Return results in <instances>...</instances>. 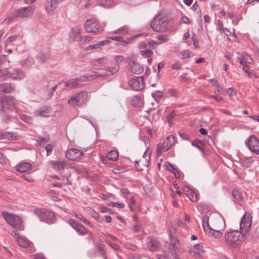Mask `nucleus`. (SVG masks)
I'll use <instances>...</instances> for the list:
<instances>
[{
  "label": "nucleus",
  "instance_id": "17",
  "mask_svg": "<svg viewBox=\"0 0 259 259\" xmlns=\"http://www.w3.org/2000/svg\"><path fill=\"white\" fill-rule=\"evenodd\" d=\"M211 226L212 229L224 230L225 228V221L221 216L213 218L211 220Z\"/></svg>",
  "mask_w": 259,
  "mask_h": 259
},
{
  "label": "nucleus",
  "instance_id": "28",
  "mask_svg": "<svg viewBox=\"0 0 259 259\" xmlns=\"http://www.w3.org/2000/svg\"><path fill=\"white\" fill-rule=\"evenodd\" d=\"M175 256V251L167 249L165 247L163 248V254H157V259H167L170 256Z\"/></svg>",
  "mask_w": 259,
  "mask_h": 259
},
{
  "label": "nucleus",
  "instance_id": "13",
  "mask_svg": "<svg viewBox=\"0 0 259 259\" xmlns=\"http://www.w3.org/2000/svg\"><path fill=\"white\" fill-rule=\"evenodd\" d=\"M128 65L130 66L131 71L134 74H140L144 71L143 67L137 63L134 58H130L128 61Z\"/></svg>",
  "mask_w": 259,
  "mask_h": 259
},
{
  "label": "nucleus",
  "instance_id": "58",
  "mask_svg": "<svg viewBox=\"0 0 259 259\" xmlns=\"http://www.w3.org/2000/svg\"><path fill=\"white\" fill-rule=\"evenodd\" d=\"M152 96L154 99H155L156 98H160L162 97L163 93L162 92H161L160 91H157L155 92V93L152 94Z\"/></svg>",
  "mask_w": 259,
  "mask_h": 259
},
{
  "label": "nucleus",
  "instance_id": "6",
  "mask_svg": "<svg viewBox=\"0 0 259 259\" xmlns=\"http://www.w3.org/2000/svg\"><path fill=\"white\" fill-rule=\"evenodd\" d=\"M87 97V93L82 91L75 94L68 100V104L73 107H80L85 102Z\"/></svg>",
  "mask_w": 259,
  "mask_h": 259
},
{
  "label": "nucleus",
  "instance_id": "22",
  "mask_svg": "<svg viewBox=\"0 0 259 259\" xmlns=\"http://www.w3.org/2000/svg\"><path fill=\"white\" fill-rule=\"evenodd\" d=\"M52 167L56 170H63L69 167V164L64 161H51L50 162Z\"/></svg>",
  "mask_w": 259,
  "mask_h": 259
},
{
  "label": "nucleus",
  "instance_id": "9",
  "mask_svg": "<svg viewBox=\"0 0 259 259\" xmlns=\"http://www.w3.org/2000/svg\"><path fill=\"white\" fill-rule=\"evenodd\" d=\"M251 216L250 213L248 212H245L240 224V229L243 232L245 233L248 232L250 230L251 224Z\"/></svg>",
  "mask_w": 259,
  "mask_h": 259
},
{
  "label": "nucleus",
  "instance_id": "1",
  "mask_svg": "<svg viewBox=\"0 0 259 259\" xmlns=\"http://www.w3.org/2000/svg\"><path fill=\"white\" fill-rule=\"evenodd\" d=\"M246 238L245 233L237 230L228 231L225 235L226 243L232 247L241 244Z\"/></svg>",
  "mask_w": 259,
  "mask_h": 259
},
{
  "label": "nucleus",
  "instance_id": "23",
  "mask_svg": "<svg viewBox=\"0 0 259 259\" xmlns=\"http://www.w3.org/2000/svg\"><path fill=\"white\" fill-rule=\"evenodd\" d=\"M32 14V9L31 7L22 8L17 10V17H29Z\"/></svg>",
  "mask_w": 259,
  "mask_h": 259
},
{
  "label": "nucleus",
  "instance_id": "60",
  "mask_svg": "<svg viewBox=\"0 0 259 259\" xmlns=\"http://www.w3.org/2000/svg\"><path fill=\"white\" fill-rule=\"evenodd\" d=\"M167 93L170 96L174 97L177 96L178 94V90L174 89H169Z\"/></svg>",
  "mask_w": 259,
  "mask_h": 259
},
{
  "label": "nucleus",
  "instance_id": "56",
  "mask_svg": "<svg viewBox=\"0 0 259 259\" xmlns=\"http://www.w3.org/2000/svg\"><path fill=\"white\" fill-rule=\"evenodd\" d=\"M189 253H190L192 256H193L194 257L196 258H199L200 256L199 252H198L195 250L194 249H190V250H189Z\"/></svg>",
  "mask_w": 259,
  "mask_h": 259
},
{
  "label": "nucleus",
  "instance_id": "54",
  "mask_svg": "<svg viewBox=\"0 0 259 259\" xmlns=\"http://www.w3.org/2000/svg\"><path fill=\"white\" fill-rule=\"evenodd\" d=\"M60 180L61 181L63 185H70V182L66 176H62Z\"/></svg>",
  "mask_w": 259,
  "mask_h": 259
},
{
  "label": "nucleus",
  "instance_id": "37",
  "mask_svg": "<svg viewBox=\"0 0 259 259\" xmlns=\"http://www.w3.org/2000/svg\"><path fill=\"white\" fill-rule=\"evenodd\" d=\"M48 57L47 55L42 52H40L36 56L37 60L40 63H44L47 60Z\"/></svg>",
  "mask_w": 259,
  "mask_h": 259
},
{
  "label": "nucleus",
  "instance_id": "4",
  "mask_svg": "<svg viewBox=\"0 0 259 259\" xmlns=\"http://www.w3.org/2000/svg\"><path fill=\"white\" fill-rule=\"evenodd\" d=\"M202 227L205 233L208 235L212 236L215 238H221L223 233L221 232L222 230L212 229L209 224V218L205 215L202 218Z\"/></svg>",
  "mask_w": 259,
  "mask_h": 259
},
{
  "label": "nucleus",
  "instance_id": "21",
  "mask_svg": "<svg viewBox=\"0 0 259 259\" xmlns=\"http://www.w3.org/2000/svg\"><path fill=\"white\" fill-rule=\"evenodd\" d=\"M58 7L57 0H47L45 8L47 13L53 14L54 10Z\"/></svg>",
  "mask_w": 259,
  "mask_h": 259
},
{
  "label": "nucleus",
  "instance_id": "24",
  "mask_svg": "<svg viewBox=\"0 0 259 259\" xmlns=\"http://www.w3.org/2000/svg\"><path fill=\"white\" fill-rule=\"evenodd\" d=\"M80 30L78 28H72L71 29L69 34L68 40L70 42L74 41H79Z\"/></svg>",
  "mask_w": 259,
  "mask_h": 259
},
{
  "label": "nucleus",
  "instance_id": "25",
  "mask_svg": "<svg viewBox=\"0 0 259 259\" xmlns=\"http://www.w3.org/2000/svg\"><path fill=\"white\" fill-rule=\"evenodd\" d=\"M119 69V67L117 65H114L113 66L111 67H107L105 69L106 71L105 73L103 74H98V75H102V76H98V77H105L106 76H110L115 74Z\"/></svg>",
  "mask_w": 259,
  "mask_h": 259
},
{
  "label": "nucleus",
  "instance_id": "5",
  "mask_svg": "<svg viewBox=\"0 0 259 259\" xmlns=\"http://www.w3.org/2000/svg\"><path fill=\"white\" fill-rule=\"evenodd\" d=\"M84 28L87 32L95 34L103 30L99 21L94 18L87 19L84 23Z\"/></svg>",
  "mask_w": 259,
  "mask_h": 259
},
{
  "label": "nucleus",
  "instance_id": "35",
  "mask_svg": "<svg viewBox=\"0 0 259 259\" xmlns=\"http://www.w3.org/2000/svg\"><path fill=\"white\" fill-rule=\"evenodd\" d=\"M97 3L99 5L109 7L113 5V0H97Z\"/></svg>",
  "mask_w": 259,
  "mask_h": 259
},
{
  "label": "nucleus",
  "instance_id": "29",
  "mask_svg": "<svg viewBox=\"0 0 259 259\" xmlns=\"http://www.w3.org/2000/svg\"><path fill=\"white\" fill-rule=\"evenodd\" d=\"M64 85L66 87H69L70 88H76L78 86V82L77 78L74 79H70L68 81H63Z\"/></svg>",
  "mask_w": 259,
  "mask_h": 259
},
{
  "label": "nucleus",
  "instance_id": "50",
  "mask_svg": "<svg viewBox=\"0 0 259 259\" xmlns=\"http://www.w3.org/2000/svg\"><path fill=\"white\" fill-rule=\"evenodd\" d=\"M34 63V60L31 57H29L24 62V64H23V66H26L27 67H30L33 65Z\"/></svg>",
  "mask_w": 259,
  "mask_h": 259
},
{
  "label": "nucleus",
  "instance_id": "47",
  "mask_svg": "<svg viewBox=\"0 0 259 259\" xmlns=\"http://www.w3.org/2000/svg\"><path fill=\"white\" fill-rule=\"evenodd\" d=\"M50 110L51 108L50 107H46L40 110L39 112V115L41 116L46 117L47 116V114L50 112Z\"/></svg>",
  "mask_w": 259,
  "mask_h": 259
},
{
  "label": "nucleus",
  "instance_id": "20",
  "mask_svg": "<svg viewBox=\"0 0 259 259\" xmlns=\"http://www.w3.org/2000/svg\"><path fill=\"white\" fill-rule=\"evenodd\" d=\"M2 215L6 221L14 228H16V216L6 211L2 212Z\"/></svg>",
  "mask_w": 259,
  "mask_h": 259
},
{
  "label": "nucleus",
  "instance_id": "12",
  "mask_svg": "<svg viewBox=\"0 0 259 259\" xmlns=\"http://www.w3.org/2000/svg\"><path fill=\"white\" fill-rule=\"evenodd\" d=\"M17 244L23 248H29L30 252H33L34 250L32 247V243L25 236L17 233Z\"/></svg>",
  "mask_w": 259,
  "mask_h": 259
},
{
  "label": "nucleus",
  "instance_id": "53",
  "mask_svg": "<svg viewBox=\"0 0 259 259\" xmlns=\"http://www.w3.org/2000/svg\"><path fill=\"white\" fill-rule=\"evenodd\" d=\"M193 249L198 252H199L200 253L204 251L203 246L200 244H196L194 245Z\"/></svg>",
  "mask_w": 259,
  "mask_h": 259
},
{
  "label": "nucleus",
  "instance_id": "36",
  "mask_svg": "<svg viewBox=\"0 0 259 259\" xmlns=\"http://www.w3.org/2000/svg\"><path fill=\"white\" fill-rule=\"evenodd\" d=\"M74 216L77 218L78 219L81 221L85 224L89 225L91 228H94V226L90 223L89 221H88L84 217H83L80 213H77L76 212H74Z\"/></svg>",
  "mask_w": 259,
  "mask_h": 259
},
{
  "label": "nucleus",
  "instance_id": "61",
  "mask_svg": "<svg viewBox=\"0 0 259 259\" xmlns=\"http://www.w3.org/2000/svg\"><path fill=\"white\" fill-rule=\"evenodd\" d=\"M180 23L184 24H190L191 23V21L188 17L183 16L181 19Z\"/></svg>",
  "mask_w": 259,
  "mask_h": 259
},
{
  "label": "nucleus",
  "instance_id": "10",
  "mask_svg": "<svg viewBox=\"0 0 259 259\" xmlns=\"http://www.w3.org/2000/svg\"><path fill=\"white\" fill-rule=\"evenodd\" d=\"M128 83L130 87L136 91H140L144 88V81L142 76L131 79Z\"/></svg>",
  "mask_w": 259,
  "mask_h": 259
},
{
  "label": "nucleus",
  "instance_id": "55",
  "mask_svg": "<svg viewBox=\"0 0 259 259\" xmlns=\"http://www.w3.org/2000/svg\"><path fill=\"white\" fill-rule=\"evenodd\" d=\"M108 59L107 57H104L103 58H100L97 59V62L100 64L104 65L108 63Z\"/></svg>",
  "mask_w": 259,
  "mask_h": 259
},
{
  "label": "nucleus",
  "instance_id": "44",
  "mask_svg": "<svg viewBox=\"0 0 259 259\" xmlns=\"http://www.w3.org/2000/svg\"><path fill=\"white\" fill-rule=\"evenodd\" d=\"M132 105L134 106H140L141 104V100L138 96H135L132 99Z\"/></svg>",
  "mask_w": 259,
  "mask_h": 259
},
{
  "label": "nucleus",
  "instance_id": "15",
  "mask_svg": "<svg viewBox=\"0 0 259 259\" xmlns=\"http://www.w3.org/2000/svg\"><path fill=\"white\" fill-rule=\"evenodd\" d=\"M160 243L156 238L149 237L146 240V248L148 250L153 251L159 248Z\"/></svg>",
  "mask_w": 259,
  "mask_h": 259
},
{
  "label": "nucleus",
  "instance_id": "43",
  "mask_svg": "<svg viewBox=\"0 0 259 259\" xmlns=\"http://www.w3.org/2000/svg\"><path fill=\"white\" fill-rule=\"evenodd\" d=\"M2 139L11 140L12 139V135L11 134L8 132H0V140Z\"/></svg>",
  "mask_w": 259,
  "mask_h": 259
},
{
  "label": "nucleus",
  "instance_id": "57",
  "mask_svg": "<svg viewBox=\"0 0 259 259\" xmlns=\"http://www.w3.org/2000/svg\"><path fill=\"white\" fill-rule=\"evenodd\" d=\"M92 37L85 35V36H82L81 35L79 37V41H84L85 42H89L92 40Z\"/></svg>",
  "mask_w": 259,
  "mask_h": 259
},
{
  "label": "nucleus",
  "instance_id": "48",
  "mask_svg": "<svg viewBox=\"0 0 259 259\" xmlns=\"http://www.w3.org/2000/svg\"><path fill=\"white\" fill-rule=\"evenodd\" d=\"M61 82H59L58 83V84L53 87V88H52L51 89H50L49 91H48V93L47 94V98L48 99H50L51 98H52V97L53 96V95H54V92L56 91V90L57 89V87L58 85L60 84Z\"/></svg>",
  "mask_w": 259,
  "mask_h": 259
},
{
  "label": "nucleus",
  "instance_id": "3",
  "mask_svg": "<svg viewBox=\"0 0 259 259\" xmlns=\"http://www.w3.org/2000/svg\"><path fill=\"white\" fill-rule=\"evenodd\" d=\"M34 213L39 218L41 222L49 224H54L56 222L55 214L50 210L44 208H36L34 210Z\"/></svg>",
  "mask_w": 259,
  "mask_h": 259
},
{
  "label": "nucleus",
  "instance_id": "31",
  "mask_svg": "<svg viewBox=\"0 0 259 259\" xmlns=\"http://www.w3.org/2000/svg\"><path fill=\"white\" fill-rule=\"evenodd\" d=\"M1 63V62H0V64ZM0 76L5 78L12 77L15 79V78H16V76H13V74L10 71H9L7 68H0Z\"/></svg>",
  "mask_w": 259,
  "mask_h": 259
},
{
  "label": "nucleus",
  "instance_id": "14",
  "mask_svg": "<svg viewBox=\"0 0 259 259\" xmlns=\"http://www.w3.org/2000/svg\"><path fill=\"white\" fill-rule=\"evenodd\" d=\"M68 223L80 235H83L87 234V230L83 225L79 223L78 222L73 219H69L68 220Z\"/></svg>",
  "mask_w": 259,
  "mask_h": 259
},
{
  "label": "nucleus",
  "instance_id": "33",
  "mask_svg": "<svg viewBox=\"0 0 259 259\" xmlns=\"http://www.w3.org/2000/svg\"><path fill=\"white\" fill-rule=\"evenodd\" d=\"M191 144L192 146L196 147L197 149H198L200 151L202 152H203L204 151V148L202 146L203 145V142L199 140H195L191 142Z\"/></svg>",
  "mask_w": 259,
  "mask_h": 259
},
{
  "label": "nucleus",
  "instance_id": "38",
  "mask_svg": "<svg viewBox=\"0 0 259 259\" xmlns=\"http://www.w3.org/2000/svg\"><path fill=\"white\" fill-rule=\"evenodd\" d=\"M232 195L234 199L238 201H241L243 198L241 192L238 190H233L232 191Z\"/></svg>",
  "mask_w": 259,
  "mask_h": 259
},
{
  "label": "nucleus",
  "instance_id": "39",
  "mask_svg": "<svg viewBox=\"0 0 259 259\" xmlns=\"http://www.w3.org/2000/svg\"><path fill=\"white\" fill-rule=\"evenodd\" d=\"M136 37H137V36L135 35L134 36L127 37L126 39H123V37H122V39L119 42V45L123 47H125L130 43V41L132 40Z\"/></svg>",
  "mask_w": 259,
  "mask_h": 259
},
{
  "label": "nucleus",
  "instance_id": "7",
  "mask_svg": "<svg viewBox=\"0 0 259 259\" xmlns=\"http://www.w3.org/2000/svg\"><path fill=\"white\" fill-rule=\"evenodd\" d=\"M245 144L252 153L259 154V140L254 135L250 136Z\"/></svg>",
  "mask_w": 259,
  "mask_h": 259
},
{
  "label": "nucleus",
  "instance_id": "59",
  "mask_svg": "<svg viewBox=\"0 0 259 259\" xmlns=\"http://www.w3.org/2000/svg\"><path fill=\"white\" fill-rule=\"evenodd\" d=\"M110 42V41L108 39H105L102 41H100L98 42L97 44L99 47V49L101 48V47L104 46L107 44H109Z\"/></svg>",
  "mask_w": 259,
  "mask_h": 259
},
{
  "label": "nucleus",
  "instance_id": "27",
  "mask_svg": "<svg viewBox=\"0 0 259 259\" xmlns=\"http://www.w3.org/2000/svg\"><path fill=\"white\" fill-rule=\"evenodd\" d=\"M32 167V164L29 162H22L17 166V171L21 173L26 172Z\"/></svg>",
  "mask_w": 259,
  "mask_h": 259
},
{
  "label": "nucleus",
  "instance_id": "34",
  "mask_svg": "<svg viewBox=\"0 0 259 259\" xmlns=\"http://www.w3.org/2000/svg\"><path fill=\"white\" fill-rule=\"evenodd\" d=\"M107 158L109 160L115 161L118 158V153L116 151H111L107 153Z\"/></svg>",
  "mask_w": 259,
  "mask_h": 259
},
{
  "label": "nucleus",
  "instance_id": "51",
  "mask_svg": "<svg viewBox=\"0 0 259 259\" xmlns=\"http://www.w3.org/2000/svg\"><path fill=\"white\" fill-rule=\"evenodd\" d=\"M20 118L23 121L27 123H31L32 121V118L27 115L20 114Z\"/></svg>",
  "mask_w": 259,
  "mask_h": 259
},
{
  "label": "nucleus",
  "instance_id": "26",
  "mask_svg": "<svg viewBox=\"0 0 259 259\" xmlns=\"http://www.w3.org/2000/svg\"><path fill=\"white\" fill-rule=\"evenodd\" d=\"M102 75H98L97 73L92 75H81L77 77L78 83L80 82L91 81L96 79L98 76H102Z\"/></svg>",
  "mask_w": 259,
  "mask_h": 259
},
{
  "label": "nucleus",
  "instance_id": "63",
  "mask_svg": "<svg viewBox=\"0 0 259 259\" xmlns=\"http://www.w3.org/2000/svg\"><path fill=\"white\" fill-rule=\"evenodd\" d=\"M241 19L242 17L240 15H237L235 16V18L232 20V23L234 25H237Z\"/></svg>",
  "mask_w": 259,
  "mask_h": 259
},
{
  "label": "nucleus",
  "instance_id": "2",
  "mask_svg": "<svg viewBox=\"0 0 259 259\" xmlns=\"http://www.w3.org/2000/svg\"><path fill=\"white\" fill-rule=\"evenodd\" d=\"M168 21L166 17L161 15L154 17L151 22V27L156 32H164L167 29Z\"/></svg>",
  "mask_w": 259,
  "mask_h": 259
},
{
  "label": "nucleus",
  "instance_id": "18",
  "mask_svg": "<svg viewBox=\"0 0 259 259\" xmlns=\"http://www.w3.org/2000/svg\"><path fill=\"white\" fill-rule=\"evenodd\" d=\"M149 155H148L146 151L143 154L142 159L135 161L136 168L138 170H142L143 169V167H148L149 165Z\"/></svg>",
  "mask_w": 259,
  "mask_h": 259
},
{
  "label": "nucleus",
  "instance_id": "42",
  "mask_svg": "<svg viewBox=\"0 0 259 259\" xmlns=\"http://www.w3.org/2000/svg\"><path fill=\"white\" fill-rule=\"evenodd\" d=\"M140 54L142 56L148 58L152 56L153 53L150 49H146L145 50L141 51Z\"/></svg>",
  "mask_w": 259,
  "mask_h": 259
},
{
  "label": "nucleus",
  "instance_id": "16",
  "mask_svg": "<svg viewBox=\"0 0 259 259\" xmlns=\"http://www.w3.org/2000/svg\"><path fill=\"white\" fill-rule=\"evenodd\" d=\"M237 61L243 67V70L247 73L248 71L247 69H245V67H248L249 65L253 63V60L252 58L248 55H244L241 57L237 58Z\"/></svg>",
  "mask_w": 259,
  "mask_h": 259
},
{
  "label": "nucleus",
  "instance_id": "49",
  "mask_svg": "<svg viewBox=\"0 0 259 259\" xmlns=\"http://www.w3.org/2000/svg\"><path fill=\"white\" fill-rule=\"evenodd\" d=\"M190 199L193 202H196L197 201V197L196 194L193 191H191L188 195Z\"/></svg>",
  "mask_w": 259,
  "mask_h": 259
},
{
  "label": "nucleus",
  "instance_id": "45",
  "mask_svg": "<svg viewBox=\"0 0 259 259\" xmlns=\"http://www.w3.org/2000/svg\"><path fill=\"white\" fill-rule=\"evenodd\" d=\"M175 113L174 112H171L166 117V120L168 122L169 126H171L173 125L172 119L175 116Z\"/></svg>",
  "mask_w": 259,
  "mask_h": 259
},
{
  "label": "nucleus",
  "instance_id": "30",
  "mask_svg": "<svg viewBox=\"0 0 259 259\" xmlns=\"http://www.w3.org/2000/svg\"><path fill=\"white\" fill-rule=\"evenodd\" d=\"M241 165L246 167H249L253 162L254 160L251 157H245L240 159Z\"/></svg>",
  "mask_w": 259,
  "mask_h": 259
},
{
  "label": "nucleus",
  "instance_id": "11",
  "mask_svg": "<svg viewBox=\"0 0 259 259\" xmlns=\"http://www.w3.org/2000/svg\"><path fill=\"white\" fill-rule=\"evenodd\" d=\"M83 155L82 151L77 149L71 148L66 152L65 157L70 160L76 161L80 159Z\"/></svg>",
  "mask_w": 259,
  "mask_h": 259
},
{
  "label": "nucleus",
  "instance_id": "62",
  "mask_svg": "<svg viewBox=\"0 0 259 259\" xmlns=\"http://www.w3.org/2000/svg\"><path fill=\"white\" fill-rule=\"evenodd\" d=\"M110 205L113 207H116L119 208H122L124 207V204L123 203L111 202Z\"/></svg>",
  "mask_w": 259,
  "mask_h": 259
},
{
  "label": "nucleus",
  "instance_id": "8",
  "mask_svg": "<svg viewBox=\"0 0 259 259\" xmlns=\"http://www.w3.org/2000/svg\"><path fill=\"white\" fill-rule=\"evenodd\" d=\"M176 139L173 136H168L164 141L162 145L158 144L157 146V153L161 154L162 152L166 151L175 144Z\"/></svg>",
  "mask_w": 259,
  "mask_h": 259
},
{
  "label": "nucleus",
  "instance_id": "64",
  "mask_svg": "<svg viewBox=\"0 0 259 259\" xmlns=\"http://www.w3.org/2000/svg\"><path fill=\"white\" fill-rule=\"evenodd\" d=\"M53 147L54 146L51 144H47V145L45 147L46 150L47 152V155L51 154Z\"/></svg>",
  "mask_w": 259,
  "mask_h": 259
},
{
  "label": "nucleus",
  "instance_id": "32",
  "mask_svg": "<svg viewBox=\"0 0 259 259\" xmlns=\"http://www.w3.org/2000/svg\"><path fill=\"white\" fill-rule=\"evenodd\" d=\"M14 89V87L10 83H3L1 85V91L4 93H10Z\"/></svg>",
  "mask_w": 259,
  "mask_h": 259
},
{
  "label": "nucleus",
  "instance_id": "19",
  "mask_svg": "<svg viewBox=\"0 0 259 259\" xmlns=\"http://www.w3.org/2000/svg\"><path fill=\"white\" fill-rule=\"evenodd\" d=\"M170 242L171 245L168 242H165L164 247L169 250H174L175 251V255H176V250L180 247V244L179 241L176 238L172 237L170 238Z\"/></svg>",
  "mask_w": 259,
  "mask_h": 259
},
{
  "label": "nucleus",
  "instance_id": "52",
  "mask_svg": "<svg viewBox=\"0 0 259 259\" xmlns=\"http://www.w3.org/2000/svg\"><path fill=\"white\" fill-rule=\"evenodd\" d=\"M49 141V139L47 138L38 137L36 140V142H38L39 145H42L43 144L47 143Z\"/></svg>",
  "mask_w": 259,
  "mask_h": 259
},
{
  "label": "nucleus",
  "instance_id": "41",
  "mask_svg": "<svg viewBox=\"0 0 259 259\" xmlns=\"http://www.w3.org/2000/svg\"><path fill=\"white\" fill-rule=\"evenodd\" d=\"M159 41L158 44H162L168 40V37L167 35L163 34V35H159L156 37Z\"/></svg>",
  "mask_w": 259,
  "mask_h": 259
},
{
  "label": "nucleus",
  "instance_id": "46",
  "mask_svg": "<svg viewBox=\"0 0 259 259\" xmlns=\"http://www.w3.org/2000/svg\"><path fill=\"white\" fill-rule=\"evenodd\" d=\"M119 34L125 35L127 34L130 31V28L128 26L124 25L118 29Z\"/></svg>",
  "mask_w": 259,
  "mask_h": 259
},
{
  "label": "nucleus",
  "instance_id": "40",
  "mask_svg": "<svg viewBox=\"0 0 259 259\" xmlns=\"http://www.w3.org/2000/svg\"><path fill=\"white\" fill-rule=\"evenodd\" d=\"M17 230H23L24 229V226L23 225L24 220L20 217L17 215Z\"/></svg>",
  "mask_w": 259,
  "mask_h": 259
}]
</instances>
